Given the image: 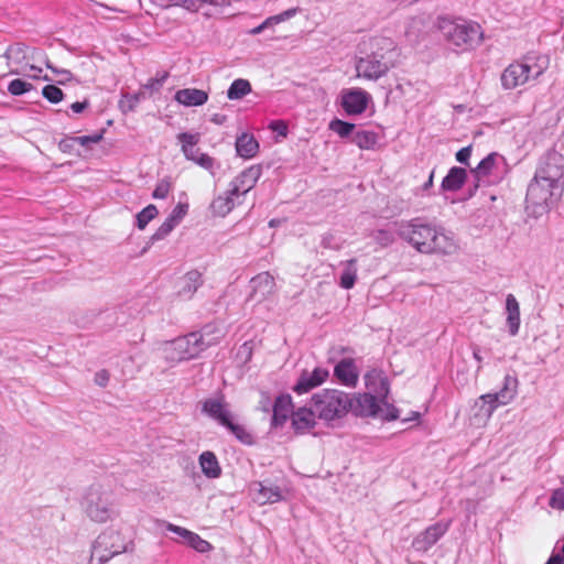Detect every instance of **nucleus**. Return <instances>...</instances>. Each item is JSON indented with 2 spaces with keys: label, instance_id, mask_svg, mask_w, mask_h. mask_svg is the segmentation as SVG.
Segmentation results:
<instances>
[{
  "label": "nucleus",
  "instance_id": "f257e3e1",
  "mask_svg": "<svg viewBox=\"0 0 564 564\" xmlns=\"http://www.w3.org/2000/svg\"><path fill=\"white\" fill-rule=\"evenodd\" d=\"M397 235L422 254L451 256L458 250V245L451 231L429 223L423 217L399 223Z\"/></svg>",
  "mask_w": 564,
  "mask_h": 564
},
{
  "label": "nucleus",
  "instance_id": "f03ea898",
  "mask_svg": "<svg viewBox=\"0 0 564 564\" xmlns=\"http://www.w3.org/2000/svg\"><path fill=\"white\" fill-rule=\"evenodd\" d=\"M223 333L214 325H206L199 332L177 337L163 345L164 358L171 362H180L199 356L208 347L216 345Z\"/></svg>",
  "mask_w": 564,
  "mask_h": 564
},
{
  "label": "nucleus",
  "instance_id": "7ed1b4c3",
  "mask_svg": "<svg viewBox=\"0 0 564 564\" xmlns=\"http://www.w3.org/2000/svg\"><path fill=\"white\" fill-rule=\"evenodd\" d=\"M370 48L369 54L357 59L356 73L358 78L376 82L394 66L395 43L389 37L378 36L371 39Z\"/></svg>",
  "mask_w": 564,
  "mask_h": 564
},
{
  "label": "nucleus",
  "instance_id": "20e7f679",
  "mask_svg": "<svg viewBox=\"0 0 564 564\" xmlns=\"http://www.w3.org/2000/svg\"><path fill=\"white\" fill-rule=\"evenodd\" d=\"M437 24L448 45L457 52L471 51L482 42L484 32L477 22L441 17Z\"/></svg>",
  "mask_w": 564,
  "mask_h": 564
},
{
  "label": "nucleus",
  "instance_id": "39448f33",
  "mask_svg": "<svg viewBox=\"0 0 564 564\" xmlns=\"http://www.w3.org/2000/svg\"><path fill=\"white\" fill-rule=\"evenodd\" d=\"M547 63L543 57L528 54L521 61L511 63L501 74L503 89H514L530 79H538L546 69Z\"/></svg>",
  "mask_w": 564,
  "mask_h": 564
},
{
  "label": "nucleus",
  "instance_id": "423d86ee",
  "mask_svg": "<svg viewBox=\"0 0 564 564\" xmlns=\"http://www.w3.org/2000/svg\"><path fill=\"white\" fill-rule=\"evenodd\" d=\"M312 406L321 420L330 422L344 417L354 406V400L341 390L324 389L312 397Z\"/></svg>",
  "mask_w": 564,
  "mask_h": 564
},
{
  "label": "nucleus",
  "instance_id": "0eeeda50",
  "mask_svg": "<svg viewBox=\"0 0 564 564\" xmlns=\"http://www.w3.org/2000/svg\"><path fill=\"white\" fill-rule=\"evenodd\" d=\"M563 192L564 188H556L554 184L540 180L538 175L534 174L527 187V212L534 217L542 216L556 204L562 197Z\"/></svg>",
  "mask_w": 564,
  "mask_h": 564
},
{
  "label": "nucleus",
  "instance_id": "6e6552de",
  "mask_svg": "<svg viewBox=\"0 0 564 564\" xmlns=\"http://www.w3.org/2000/svg\"><path fill=\"white\" fill-rule=\"evenodd\" d=\"M82 506L87 517L95 522L104 523L118 516L112 491L100 484H94L87 489Z\"/></svg>",
  "mask_w": 564,
  "mask_h": 564
},
{
  "label": "nucleus",
  "instance_id": "1a4fd4ad",
  "mask_svg": "<svg viewBox=\"0 0 564 564\" xmlns=\"http://www.w3.org/2000/svg\"><path fill=\"white\" fill-rule=\"evenodd\" d=\"M202 412L219 425L226 427L241 443L248 445L252 444V435L243 425L235 422V415L231 413L229 404L226 402L223 394L204 400L202 403Z\"/></svg>",
  "mask_w": 564,
  "mask_h": 564
},
{
  "label": "nucleus",
  "instance_id": "9d476101",
  "mask_svg": "<svg viewBox=\"0 0 564 564\" xmlns=\"http://www.w3.org/2000/svg\"><path fill=\"white\" fill-rule=\"evenodd\" d=\"M509 169L503 155L491 152L471 170L475 187L490 186L500 183L508 174Z\"/></svg>",
  "mask_w": 564,
  "mask_h": 564
},
{
  "label": "nucleus",
  "instance_id": "9b49d317",
  "mask_svg": "<svg viewBox=\"0 0 564 564\" xmlns=\"http://www.w3.org/2000/svg\"><path fill=\"white\" fill-rule=\"evenodd\" d=\"M128 542L123 535L113 529L105 530L95 540L90 558L93 563L105 564L115 555L127 551Z\"/></svg>",
  "mask_w": 564,
  "mask_h": 564
},
{
  "label": "nucleus",
  "instance_id": "f8f14e48",
  "mask_svg": "<svg viewBox=\"0 0 564 564\" xmlns=\"http://www.w3.org/2000/svg\"><path fill=\"white\" fill-rule=\"evenodd\" d=\"M518 390V379L507 375L503 379L502 388L495 393L482 394L476 402L479 406V415L489 420L497 408L509 404L516 397Z\"/></svg>",
  "mask_w": 564,
  "mask_h": 564
},
{
  "label": "nucleus",
  "instance_id": "ddd939ff",
  "mask_svg": "<svg viewBox=\"0 0 564 564\" xmlns=\"http://www.w3.org/2000/svg\"><path fill=\"white\" fill-rule=\"evenodd\" d=\"M518 390V379L507 375L503 379L502 388L495 393L482 394L476 402L479 406V415L489 420L497 408L509 404L516 397Z\"/></svg>",
  "mask_w": 564,
  "mask_h": 564
},
{
  "label": "nucleus",
  "instance_id": "4468645a",
  "mask_svg": "<svg viewBox=\"0 0 564 564\" xmlns=\"http://www.w3.org/2000/svg\"><path fill=\"white\" fill-rule=\"evenodd\" d=\"M534 174L556 188H564V155L555 150L545 152L539 159Z\"/></svg>",
  "mask_w": 564,
  "mask_h": 564
},
{
  "label": "nucleus",
  "instance_id": "2eb2a0df",
  "mask_svg": "<svg viewBox=\"0 0 564 564\" xmlns=\"http://www.w3.org/2000/svg\"><path fill=\"white\" fill-rule=\"evenodd\" d=\"M365 383L368 393H371L379 398L382 405L387 408V413L384 417L388 420L398 419V410L394 406L390 405L388 402L390 383L384 373L380 370L371 369L365 375Z\"/></svg>",
  "mask_w": 564,
  "mask_h": 564
},
{
  "label": "nucleus",
  "instance_id": "dca6fc26",
  "mask_svg": "<svg viewBox=\"0 0 564 564\" xmlns=\"http://www.w3.org/2000/svg\"><path fill=\"white\" fill-rule=\"evenodd\" d=\"M177 140L181 143V150L188 161H193L198 166L210 172L214 175V167L216 161L214 158L203 153L196 145L200 140L198 133L182 132L177 134Z\"/></svg>",
  "mask_w": 564,
  "mask_h": 564
},
{
  "label": "nucleus",
  "instance_id": "f3484780",
  "mask_svg": "<svg viewBox=\"0 0 564 564\" xmlns=\"http://www.w3.org/2000/svg\"><path fill=\"white\" fill-rule=\"evenodd\" d=\"M370 100V94L361 88H346L340 91V106L348 116L365 112Z\"/></svg>",
  "mask_w": 564,
  "mask_h": 564
},
{
  "label": "nucleus",
  "instance_id": "a211bd4d",
  "mask_svg": "<svg viewBox=\"0 0 564 564\" xmlns=\"http://www.w3.org/2000/svg\"><path fill=\"white\" fill-rule=\"evenodd\" d=\"M452 524L451 520L447 521H438L430 527H427L424 531L419 533L412 541V547L416 552L425 553L433 545H435L438 540L445 535V533L449 530Z\"/></svg>",
  "mask_w": 564,
  "mask_h": 564
},
{
  "label": "nucleus",
  "instance_id": "6ab92c4d",
  "mask_svg": "<svg viewBox=\"0 0 564 564\" xmlns=\"http://www.w3.org/2000/svg\"><path fill=\"white\" fill-rule=\"evenodd\" d=\"M262 175V167L259 164L251 165L241 171L229 184L231 195L243 197L257 184Z\"/></svg>",
  "mask_w": 564,
  "mask_h": 564
},
{
  "label": "nucleus",
  "instance_id": "aec40b11",
  "mask_svg": "<svg viewBox=\"0 0 564 564\" xmlns=\"http://www.w3.org/2000/svg\"><path fill=\"white\" fill-rule=\"evenodd\" d=\"M329 377L326 368L316 367L312 371L303 370L293 387V391L301 395L323 384Z\"/></svg>",
  "mask_w": 564,
  "mask_h": 564
},
{
  "label": "nucleus",
  "instance_id": "412c9836",
  "mask_svg": "<svg viewBox=\"0 0 564 564\" xmlns=\"http://www.w3.org/2000/svg\"><path fill=\"white\" fill-rule=\"evenodd\" d=\"M253 500L259 505L275 503L285 498L284 491L275 485L256 481L250 485Z\"/></svg>",
  "mask_w": 564,
  "mask_h": 564
},
{
  "label": "nucleus",
  "instance_id": "4be33fe9",
  "mask_svg": "<svg viewBox=\"0 0 564 564\" xmlns=\"http://www.w3.org/2000/svg\"><path fill=\"white\" fill-rule=\"evenodd\" d=\"M336 380L348 388H355L359 380V370L352 358H343L334 367Z\"/></svg>",
  "mask_w": 564,
  "mask_h": 564
},
{
  "label": "nucleus",
  "instance_id": "5701e85b",
  "mask_svg": "<svg viewBox=\"0 0 564 564\" xmlns=\"http://www.w3.org/2000/svg\"><path fill=\"white\" fill-rule=\"evenodd\" d=\"M354 406L350 409L356 415L377 416L381 412L382 403L376 395L365 392L356 397H351Z\"/></svg>",
  "mask_w": 564,
  "mask_h": 564
},
{
  "label": "nucleus",
  "instance_id": "b1692460",
  "mask_svg": "<svg viewBox=\"0 0 564 564\" xmlns=\"http://www.w3.org/2000/svg\"><path fill=\"white\" fill-rule=\"evenodd\" d=\"M250 286L252 289L250 299L261 302L273 292L274 279L268 272H262L251 279Z\"/></svg>",
  "mask_w": 564,
  "mask_h": 564
},
{
  "label": "nucleus",
  "instance_id": "393cba45",
  "mask_svg": "<svg viewBox=\"0 0 564 564\" xmlns=\"http://www.w3.org/2000/svg\"><path fill=\"white\" fill-rule=\"evenodd\" d=\"M272 412V425L275 427L282 426L289 419L290 414L293 413V403L291 395H279L274 401Z\"/></svg>",
  "mask_w": 564,
  "mask_h": 564
},
{
  "label": "nucleus",
  "instance_id": "a878e982",
  "mask_svg": "<svg viewBox=\"0 0 564 564\" xmlns=\"http://www.w3.org/2000/svg\"><path fill=\"white\" fill-rule=\"evenodd\" d=\"M174 99L185 107H198L207 102L208 93L197 88H183L175 93Z\"/></svg>",
  "mask_w": 564,
  "mask_h": 564
},
{
  "label": "nucleus",
  "instance_id": "bb28decb",
  "mask_svg": "<svg viewBox=\"0 0 564 564\" xmlns=\"http://www.w3.org/2000/svg\"><path fill=\"white\" fill-rule=\"evenodd\" d=\"M506 323L508 332L511 336H517L520 329V305L513 294H508L506 297Z\"/></svg>",
  "mask_w": 564,
  "mask_h": 564
},
{
  "label": "nucleus",
  "instance_id": "cd10ccee",
  "mask_svg": "<svg viewBox=\"0 0 564 564\" xmlns=\"http://www.w3.org/2000/svg\"><path fill=\"white\" fill-rule=\"evenodd\" d=\"M316 412L311 405L310 409L301 408L292 413V425L297 433H305L315 425Z\"/></svg>",
  "mask_w": 564,
  "mask_h": 564
},
{
  "label": "nucleus",
  "instance_id": "c85d7f7f",
  "mask_svg": "<svg viewBox=\"0 0 564 564\" xmlns=\"http://www.w3.org/2000/svg\"><path fill=\"white\" fill-rule=\"evenodd\" d=\"M467 180V172L463 167L453 166L449 169L446 176L441 184L442 192H457L459 191Z\"/></svg>",
  "mask_w": 564,
  "mask_h": 564
},
{
  "label": "nucleus",
  "instance_id": "c756f323",
  "mask_svg": "<svg viewBox=\"0 0 564 564\" xmlns=\"http://www.w3.org/2000/svg\"><path fill=\"white\" fill-rule=\"evenodd\" d=\"M240 197L237 195H231V189L228 191L224 195H219L212 203V209L215 215L225 217L228 215L237 204H240Z\"/></svg>",
  "mask_w": 564,
  "mask_h": 564
},
{
  "label": "nucleus",
  "instance_id": "7c9ffc66",
  "mask_svg": "<svg viewBox=\"0 0 564 564\" xmlns=\"http://www.w3.org/2000/svg\"><path fill=\"white\" fill-rule=\"evenodd\" d=\"M198 463L202 469V473L209 479L219 478L221 475V467L219 462L215 455V453L210 451L203 452L198 457Z\"/></svg>",
  "mask_w": 564,
  "mask_h": 564
},
{
  "label": "nucleus",
  "instance_id": "2f4dec72",
  "mask_svg": "<svg viewBox=\"0 0 564 564\" xmlns=\"http://www.w3.org/2000/svg\"><path fill=\"white\" fill-rule=\"evenodd\" d=\"M202 284L203 279L200 272L192 270L182 278L178 294L184 299H191Z\"/></svg>",
  "mask_w": 564,
  "mask_h": 564
},
{
  "label": "nucleus",
  "instance_id": "473e14b6",
  "mask_svg": "<svg viewBox=\"0 0 564 564\" xmlns=\"http://www.w3.org/2000/svg\"><path fill=\"white\" fill-rule=\"evenodd\" d=\"M259 150V143L252 134L241 133L236 140L237 154L243 159L253 158Z\"/></svg>",
  "mask_w": 564,
  "mask_h": 564
},
{
  "label": "nucleus",
  "instance_id": "72a5a7b5",
  "mask_svg": "<svg viewBox=\"0 0 564 564\" xmlns=\"http://www.w3.org/2000/svg\"><path fill=\"white\" fill-rule=\"evenodd\" d=\"M357 280L356 259H350L345 263V268L340 274L339 285L345 290L354 288Z\"/></svg>",
  "mask_w": 564,
  "mask_h": 564
},
{
  "label": "nucleus",
  "instance_id": "f704fd0d",
  "mask_svg": "<svg viewBox=\"0 0 564 564\" xmlns=\"http://www.w3.org/2000/svg\"><path fill=\"white\" fill-rule=\"evenodd\" d=\"M377 141V133L368 130H359L352 137V142L362 150L373 149Z\"/></svg>",
  "mask_w": 564,
  "mask_h": 564
},
{
  "label": "nucleus",
  "instance_id": "c9c22d12",
  "mask_svg": "<svg viewBox=\"0 0 564 564\" xmlns=\"http://www.w3.org/2000/svg\"><path fill=\"white\" fill-rule=\"evenodd\" d=\"M251 91V85L247 79H235L227 90V97L230 100L241 99Z\"/></svg>",
  "mask_w": 564,
  "mask_h": 564
},
{
  "label": "nucleus",
  "instance_id": "e433bc0d",
  "mask_svg": "<svg viewBox=\"0 0 564 564\" xmlns=\"http://www.w3.org/2000/svg\"><path fill=\"white\" fill-rule=\"evenodd\" d=\"M6 57L11 68L24 66L22 62L25 59V47L21 44H13L6 51Z\"/></svg>",
  "mask_w": 564,
  "mask_h": 564
},
{
  "label": "nucleus",
  "instance_id": "4c0bfd02",
  "mask_svg": "<svg viewBox=\"0 0 564 564\" xmlns=\"http://www.w3.org/2000/svg\"><path fill=\"white\" fill-rule=\"evenodd\" d=\"M158 208L155 205L150 204L147 207H144L140 213L137 214V227L140 230H143L148 224L154 219L158 215Z\"/></svg>",
  "mask_w": 564,
  "mask_h": 564
},
{
  "label": "nucleus",
  "instance_id": "58836bf2",
  "mask_svg": "<svg viewBox=\"0 0 564 564\" xmlns=\"http://www.w3.org/2000/svg\"><path fill=\"white\" fill-rule=\"evenodd\" d=\"M297 12H299V8H291V9H288L281 13H279V14L271 15L263 21V26H267V29H269L274 25H278L282 22H285V21L292 19L293 17H295L297 14Z\"/></svg>",
  "mask_w": 564,
  "mask_h": 564
},
{
  "label": "nucleus",
  "instance_id": "ea45409f",
  "mask_svg": "<svg viewBox=\"0 0 564 564\" xmlns=\"http://www.w3.org/2000/svg\"><path fill=\"white\" fill-rule=\"evenodd\" d=\"M561 487L551 492L549 506L558 511H564V477L560 478Z\"/></svg>",
  "mask_w": 564,
  "mask_h": 564
},
{
  "label": "nucleus",
  "instance_id": "a19ab883",
  "mask_svg": "<svg viewBox=\"0 0 564 564\" xmlns=\"http://www.w3.org/2000/svg\"><path fill=\"white\" fill-rule=\"evenodd\" d=\"M329 129L333 132L337 133L340 138H347L352 133L355 124L347 121H343L340 119H333L329 122Z\"/></svg>",
  "mask_w": 564,
  "mask_h": 564
},
{
  "label": "nucleus",
  "instance_id": "79ce46f5",
  "mask_svg": "<svg viewBox=\"0 0 564 564\" xmlns=\"http://www.w3.org/2000/svg\"><path fill=\"white\" fill-rule=\"evenodd\" d=\"M33 89V85L23 79L17 78L9 83L8 91L12 96H22Z\"/></svg>",
  "mask_w": 564,
  "mask_h": 564
},
{
  "label": "nucleus",
  "instance_id": "37998d69",
  "mask_svg": "<svg viewBox=\"0 0 564 564\" xmlns=\"http://www.w3.org/2000/svg\"><path fill=\"white\" fill-rule=\"evenodd\" d=\"M41 73H42V68L34 66V65H28V64H25L24 66H21V67H14V68L10 69V74L22 75V76H25V77L32 78V79L41 78Z\"/></svg>",
  "mask_w": 564,
  "mask_h": 564
},
{
  "label": "nucleus",
  "instance_id": "c03bdc74",
  "mask_svg": "<svg viewBox=\"0 0 564 564\" xmlns=\"http://www.w3.org/2000/svg\"><path fill=\"white\" fill-rule=\"evenodd\" d=\"M43 97L51 104H58L64 98L63 90L55 85H46L42 89Z\"/></svg>",
  "mask_w": 564,
  "mask_h": 564
},
{
  "label": "nucleus",
  "instance_id": "a18cd8bd",
  "mask_svg": "<svg viewBox=\"0 0 564 564\" xmlns=\"http://www.w3.org/2000/svg\"><path fill=\"white\" fill-rule=\"evenodd\" d=\"M185 544L193 547L195 551H197L199 553H206L213 549L212 544L208 541L202 539L195 532L192 533V535L189 536V539L187 540V542Z\"/></svg>",
  "mask_w": 564,
  "mask_h": 564
},
{
  "label": "nucleus",
  "instance_id": "49530a36",
  "mask_svg": "<svg viewBox=\"0 0 564 564\" xmlns=\"http://www.w3.org/2000/svg\"><path fill=\"white\" fill-rule=\"evenodd\" d=\"M169 77V73L158 72L156 75L148 80V83L144 85V88L151 90V91H159L162 86L164 85L165 80Z\"/></svg>",
  "mask_w": 564,
  "mask_h": 564
},
{
  "label": "nucleus",
  "instance_id": "de8ad7c7",
  "mask_svg": "<svg viewBox=\"0 0 564 564\" xmlns=\"http://www.w3.org/2000/svg\"><path fill=\"white\" fill-rule=\"evenodd\" d=\"M162 524L165 527L167 531L175 533L181 538V540H178L177 542L186 543L193 533V531H189L186 528L173 524L167 521H162Z\"/></svg>",
  "mask_w": 564,
  "mask_h": 564
},
{
  "label": "nucleus",
  "instance_id": "09e8293b",
  "mask_svg": "<svg viewBox=\"0 0 564 564\" xmlns=\"http://www.w3.org/2000/svg\"><path fill=\"white\" fill-rule=\"evenodd\" d=\"M170 191H171V182L167 178H162L158 182V184L152 193V197L155 199H164L167 197Z\"/></svg>",
  "mask_w": 564,
  "mask_h": 564
},
{
  "label": "nucleus",
  "instance_id": "8fccbe9b",
  "mask_svg": "<svg viewBox=\"0 0 564 564\" xmlns=\"http://www.w3.org/2000/svg\"><path fill=\"white\" fill-rule=\"evenodd\" d=\"M187 210H188V205L187 204H182V203H178L172 210V213L170 214V216L167 217V219L173 223L175 226H177L182 219L185 217V215L187 214Z\"/></svg>",
  "mask_w": 564,
  "mask_h": 564
},
{
  "label": "nucleus",
  "instance_id": "3c124183",
  "mask_svg": "<svg viewBox=\"0 0 564 564\" xmlns=\"http://www.w3.org/2000/svg\"><path fill=\"white\" fill-rule=\"evenodd\" d=\"M176 226L166 218L165 221L152 235L151 240L152 241H159V240L164 239L165 237H167L171 234V231Z\"/></svg>",
  "mask_w": 564,
  "mask_h": 564
},
{
  "label": "nucleus",
  "instance_id": "603ef678",
  "mask_svg": "<svg viewBox=\"0 0 564 564\" xmlns=\"http://www.w3.org/2000/svg\"><path fill=\"white\" fill-rule=\"evenodd\" d=\"M373 239L382 247H387L393 242V235L389 230L379 229L373 232Z\"/></svg>",
  "mask_w": 564,
  "mask_h": 564
},
{
  "label": "nucleus",
  "instance_id": "864d4df0",
  "mask_svg": "<svg viewBox=\"0 0 564 564\" xmlns=\"http://www.w3.org/2000/svg\"><path fill=\"white\" fill-rule=\"evenodd\" d=\"M470 155H471V145H468V147L462 148L459 151H457L455 158H456L457 162H459L460 164L468 165Z\"/></svg>",
  "mask_w": 564,
  "mask_h": 564
},
{
  "label": "nucleus",
  "instance_id": "5fc2aeb1",
  "mask_svg": "<svg viewBox=\"0 0 564 564\" xmlns=\"http://www.w3.org/2000/svg\"><path fill=\"white\" fill-rule=\"evenodd\" d=\"M173 3H174V7L184 8L185 10H187L192 13L198 12V7L196 3V0H174Z\"/></svg>",
  "mask_w": 564,
  "mask_h": 564
},
{
  "label": "nucleus",
  "instance_id": "6e6d98bb",
  "mask_svg": "<svg viewBox=\"0 0 564 564\" xmlns=\"http://www.w3.org/2000/svg\"><path fill=\"white\" fill-rule=\"evenodd\" d=\"M101 139H102V134L101 133H95V134H91V135L77 137L76 141L80 145L86 147V145H88L90 143H98Z\"/></svg>",
  "mask_w": 564,
  "mask_h": 564
},
{
  "label": "nucleus",
  "instance_id": "4d7b16f0",
  "mask_svg": "<svg viewBox=\"0 0 564 564\" xmlns=\"http://www.w3.org/2000/svg\"><path fill=\"white\" fill-rule=\"evenodd\" d=\"M46 67L52 69L55 74L61 75L62 79L59 80L61 84H64L65 82L70 80L72 74L67 69H57L54 66L50 64V62H46Z\"/></svg>",
  "mask_w": 564,
  "mask_h": 564
},
{
  "label": "nucleus",
  "instance_id": "13d9d810",
  "mask_svg": "<svg viewBox=\"0 0 564 564\" xmlns=\"http://www.w3.org/2000/svg\"><path fill=\"white\" fill-rule=\"evenodd\" d=\"M109 381V373L107 370H100L95 375V382L99 387H105Z\"/></svg>",
  "mask_w": 564,
  "mask_h": 564
},
{
  "label": "nucleus",
  "instance_id": "bf43d9fd",
  "mask_svg": "<svg viewBox=\"0 0 564 564\" xmlns=\"http://www.w3.org/2000/svg\"><path fill=\"white\" fill-rule=\"evenodd\" d=\"M88 107V102L87 101H76V102H73L70 105V109L75 112V113H80L83 112L86 108Z\"/></svg>",
  "mask_w": 564,
  "mask_h": 564
},
{
  "label": "nucleus",
  "instance_id": "052dcab7",
  "mask_svg": "<svg viewBox=\"0 0 564 564\" xmlns=\"http://www.w3.org/2000/svg\"><path fill=\"white\" fill-rule=\"evenodd\" d=\"M151 2L161 8V9H167L170 7H174V0H151Z\"/></svg>",
  "mask_w": 564,
  "mask_h": 564
},
{
  "label": "nucleus",
  "instance_id": "680f3d73",
  "mask_svg": "<svg viewBox=\"0 0 564 564\" xmlns=\"http://www.w3.org/2000/svg\"><path fill=\"white\" fill-rule=\"evenodd\" d=\"M545 564H564V553L551 556Z\"/></svg>",
  "mask_w": 564,
  "mask_h": 564
},
{
  "label": "nucleus",
  "instance_id": "e2e57ef3",
  "mask_svg": "<svg viewBox=\"0 0 564 564\" xmlns=\"http://www.w3.org/2000/svg\"><path fill=\"white\" fill-rule=\"evenodd\" d=\"M209 4L213 7H229L231 4L230 0H209Z\"/></svg>",
  "mask_w": 564,
  "mask_h": 564
},
{
  "label": "nucleus",
  "instance_id": "0e129e2a",
  "mask_svg": "<svg viewBox=\"0 0 564 564\" xmlns=\"http://www.w3.org/2000/svg\"><path fill=\"white\" fill-rule=\"evenodd\" d=\"M210 121L216 124H223L226 121V116L221 113H215L212 116Z\"/></svg>",
  "mask_w": 564,
  "mask_h": 564
},
{
  "label": "nucleus",
  "instance_id": "69168bd1",
  "mask_svg": "<svg viewBox=\"0 0 564 564\" xmlns=\"http://www.w3.org/2000/svg\"><path fill=\"white\" fill-rule=\"evenodd\" d=\"M265 29H267V26H263V22H262L258 26L251 29L248 33L251 35H258V34L262 33Z\"/></svg>",
  "mask_w": 564,
  "mask_h": 564
},
{
  "label": "nucleus",
  "instance_id": "338daca9",
  "mask_svg": "<svg viewBox=\"0 0 564 564\" xmlns=\"http://www.w3.org/2000/svg\"><path fill=\"white\" fill-rule=\"evenodd\" d=\"M473 356L475 358V360L479 364V367H481V362H482V357L480 355V349L479 348H475L474 351H473Z\"/></svg>",
  "mask_w": 564,
  "mask_h": 564
},
{
  "label": "nucleus",
  "instance_id": "774afa93",
  "mask_svg": "<svg viewBox=\"0 0 564 564\" xmlns=\"http://www.w3.org/2000/svg\"><path fill=\"white\" fill-rule=\"evenodd\" d=\"M433 177H434V172H432L430 174L429 180L423 185V189H429L433 185Z\"/></svg>",
  "mask_w": 564,
  "mask_h": 564
}]
</instances>
